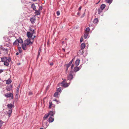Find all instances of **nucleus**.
<instances>
[{
  "label": "nucleus",
  "instance_id": "obj_1",
  "mask_svg": "<svg viewBox=\"0 0 129 129\" xmlns=\"http://www.w3.org/2000/svg\"><path fill=\"white\" fill-rule=\"evenodd\" d=\"M1 61L4 62V65L6 66L9 65V62H10L11 61V58L9 57L8 58L6 57H4L1 58Z\"/></svg>",
  "mask_w": 129,
  "mask_h": 129
},
{
  "label": "nucleus",
  "instance_id": "obj_2",
  "mask_svg": "<svg viewBox=\"0 0 129 129\" xmlns=\"http://www.w3.org/2000/svg\"><path fill=\"white\" fill-rule=\"evenodd\" d=\"M75 76V75L74 74V71L71 70L70 71L69 74L68 76L67 79L71 81L73 78V76L74 77Z\"/></svg>",
  "mask_w": 129,
  "mask_h": 129
},
{
  "label": "nucleus",
  "instance_id": "obj_3",
  "mask_svg": "<svg viewBox=\"0 0 129 129\" xmlns=\"http://www.w3.org/2000/svg\"><path fill=\"white\" fill-rule=\"evenodd\" d=\"M33 42H31L30 40L29 39H28L24 41V44L27 45H28L29 44H32Z\"/></svg>",
  "mask_w": 129,
  "mask_h": 129
},
{
  "label": "nucleus",
  "instance_id": "obj_4",
  "mask_svg": "<svg viewBox=\"0 0 129 129\" xmlns=\"http://www.w3.org/2000/svg\"><path fill=\"white\" fill-rule=\"evenodd\" d=\"M4 96L7 98H10L11 97L12 99L13 98V93H7L4 94Z\"/></svg>",
  "mask_w": 129,
  "mask_h": 129
},
{
  "label": "nucleus",
  "instance_id": "obj_5",
  "mask_svg": "<svg viewBox=\"0 0 129 129\" xmlns=\"http://www.w3.org/2000/svg\"><path fill=\"white\" fill-rule=\"evenodd\" d=\"M12 109H10L8 110L5 112V113L6 114H8V116L9 117L11 116V114L12 112Z\"/></svg>",
  "mask_w": 129,
  "mask_h": 129
},
{
  "label": "nucleus",
  "instance_id": "obj_6",
  "mask_svg": "<svg viewBox=\"0 0 129 129\" xmlns=\"http://www.w3.org/2000/svg\"><path fill=\"white\" fill-rule=\"evenodd\" d=\"M49 124H48V121L47 120L46 121L45 119H44L43 121V125L44 127L46 128L48 126Z\"/></svg>",
  "mask_w": 129,
  "mask_h": 129
},
{
  "label": "nucleus",
  "instance_id": "obj_7",
  "mask_svg": "<svg viewBox=\"0 0 129 129\" xmlns=\"http://www.w3.org/2000/svg\"><path fill=\"white\" fill-rule=\"evenodd\" d=\"M71 62L72 61H70L68 63L66 64L65 65V66H66V74H67V73L68 68L72 64L71 63Z\"/></svg>",
  "mask_w": 129,
  "mask_h": 129
},
{
  "label": "nucleus",
  "instance_id": "obj_8",
  "mask_svg": "<svg viewBox=\"0 0 129 129\" xmlns=\"http://www.w3.org/2000/svg\"><path fill=\"white\" fill-rule=\"evenodd\" d=\"M81 67L82 66L81 65L79 67L76 66L75 67L74 69V71H74V72L75 73L76 72L79 71L81 69Z\"/></svg>",
  "mask_w": 129,
  "mask_h": 129
},
{
  "label": "nucleus",
  "instance_id": "obj_9",
  "mask_svg": "<svg viewBox=\"0 0 129 129\" xmlns=\"http://www.w3.org/2000/svg\"><path fill=\"white\" fill-rule=\"evenodd\" d=\"M55 113V112L54 111H50L48 113L49 117H52V116H53L54 115Z\"/></svg>",
  "mask_w": 129,
  "mask_h": 129
},
{
  "label": "nucleus",
  "instance_id": "obj_10",
  "mask_svg": "<svg viewBox=\"0 0 129 129\" xmlns=\"http://www.w3.org/2000/svg\"><path fill=\"white\" fill-rule=\"evenodd\" d=\"M30 20L31 23L32 24H33L35 23L36 19L35 17H32L30 18Z\"/></svg>",
  "mask_w": 129,
  "mask_h": 129
},
{
  "label": "nucleus",
  "instance_id": "obj_11",
  "mask_svg": "<svg viewBox=\"0 0 129 129\" xmlns=\"http://www.w3.org/2000/svg\"><path fill=\"white\" fill-rule=\"evenodd\" d=\"M49 108H51V107H53L54 108L55 107V105L52 104V102L50 101L49 102Z\"/></svg>",
  "mask_w": 129,
  "mask_h": 129
},
{
  "label": "nucleus",
  "instance_id": "obj_12",
  "mask_svg": "<svg viewBox=\"0 0 129 129\" xmlns=\"http://www.w3.org/2000/svg\"><path fill=\"white\" fill-rule=\"evenodd\" d=\"M12 85H10L8 86H7L6 88V90L8 91L11 90L12 89Z\"/></svg>",
  "mask_w": 129,
  "mask_h": 129
},
{
  "label": "nucleus",
  "instance_id": "obj_13",
  "mask_svg": "<svg viewBox=\"0 0 129 129\" xmlns=\"http://www.w3.org/2000/svg\"><path fill=\"white\" fill-rule=\"evenodd\" d=\"M33 34L29 32H27V36L28 38H32L33 36Z\"/></svg>",
  "mask_w": 129,
  "mask_h": 129
},
{
  "label": "nucleus",
  "instance_id": "obj_14",
  "mask_svg": "<svg viewBox=\"0 0 129 129\" xmlns=\"http://www.w3.org/2000/svg\"><path fill=\"white\" fill-rule=\"evenodd\" d=\"M80 59L79 58H77L75 62V65L76 66H78L80 62Z\"/></svg>",
  "mask_w": 129,
  "mask_h": 129
},
{
  "label": "nucleus",
  "instance_id": "obj_15",
  "mask_svg": "<svg viewBox=\"0 0 129 129\" xmlns=\"http://www.w3.org/2000/svg\"><path fill=\"white\" fill-rule=\"evenodd\" d=\"M70 84V83H65V84H63L61 85V86L64 87V88L67 87H68Z\"/></svg>",
  "mask_w": 129,
  "mask_h": 129
},
{
  "label": "nucleus",
  "instance_id": "obj_16",
  "mask_svg": "<svg viewBox=\"0 0 129 129\" xmlns=\"http://www.w3.org/2000/svg\"><path fill=\"white\" fill-rule=\"evenodd\" d=\"M17 41L18 43H22L23 41L22 39L20 38L19 37L16 40V41Z\"/></svg>",
  "mask_w": 129,
  "mask_h": 129
},
{
  "label": "nucleus",
  "instance_id": "obj_17",
  "mask_svg": "<svg viewBox=\"0 0 129 129\" xmlns=\"http://www.w3.org/2000/svg\"><path fill=\"white\" fill-rule=\"evenodd\" d=\"M54 120V117H49V123H51L53 122Z\"/></svg>",
  "mask_w": 129,
  "mask_h": 129
},
{
  "label": "nucleus",
  "instance_id": "obj_18",
  "mask_svg": "<svg viewBox=\"0 0 129 129\" xmlns=\"http://www.w3.org/2000/svg\"><path fill=\"white\" fill-rule=\"evenodd\" d=\"M85 47V45L84 43H82L80 46L81 49H83Z\"/></svg>",
  "mask_w": 129,
  "mask_h": 129
},
{
  "label": "nucleus",
  "instance_id": "obj_19",
  "mask_svg": "<svg viewBox=\"0 0 129 129\" xmlns=\"http://www.w3.org/2000/svg\"><path fill=\"white\" fill-rule=\"evenodd\" d=\"M66 80L65 79H64L60 83H59L58 84L57 86L59 87V86L60 85H61L63 84H65V82L66 81Z\"/></svg>",
  "mask_w": 129,
  "mask_h": 129
},
{
  "label": "nucleus",
  "instance_id": "obj_20",
  "mask_svg": "<svg viewBox=\"0 0 129 129\" xmlns=\"http://www.w3.org/2000/svg\"><path fill=\"white\" fill-rule=\"evenodd\" d=\"M106 5L104 4H102L100 6V8L101 9L103 10L105 8Z\"/></svg>",
  "mask_w": 129,
  "mask_h": 129
},
{
  "label": "nucleus",
  "instance_id": "obj_21",
  "mask_svg": "<svg viewBox=\"0 0 129 129\" xmlns=\"http://www.w3.org/2000/svg\"><path fill=\"white\" fill-rule=\"evenodd\" d=\"M8 108L10 109H12V108L13 105L12 104H8L7 105Z\"/></svg>",
  "mask_w": 129,
  "mask_h": 129
},
{
  "label": "nucleus",
  "instance_id": "obj_22",
  "mask_svg": "<svg viewBox=\"0 0 129 129\" xmlns=\"http://www.w3.org/2000/svg\"><path fill=\"white\" fill-rule=\"evenodd\" d=\"M78 53L80 55H82L83 54L84 52H83V49H80L78 52Z\"/></svg>",
  "mask_w": 129,
  "mask_h": 129
},
{
  "label": "nucleus",
  "instance_id": "obj_23",
  "mask_svg": "<svg viewBox=\"0 0 129 129\" xmlns=\"http://www.w3.org/2000/svg\"><path fill=\"white\" fill-rule=\"evenodd\" d=\"M2 50L4 52L5 54H8L9 50L8 49L4 48Z\"/></svg>",
  "mask_w": 129,
  "mask_h": 129
},
{
  "label": "nucleus",
  "instance_id": "obj_24",
  "mask_svg": "<svg viewBox=\"0 0 129 129\" xmlns=\"http://www.w3.org/2000/svg\"><path fill=\"white\" fill-rule=\"evenodd\" d=\"M103 11V10L99 8L98 10V14L99 15Z\"/></svg>",
  "mask_w": 129,
  "mask_h": 129
},
{
  "label": "nucleus",
  "instance_id": "obj_25",
  "mask_svg": "<svg viewBox=\"0 0 129 129\" xmlns=\"http://www.w3.org/2000/svg\"><path fill=\"white\" fill-rule=\"evenodd\" d=\"M41 52V48H40L39 49L38 54L37 57V59H38V58H39V57L40 54Z\"/></svg>",
  "mask_w": 129,
  "mask_h": 129
},
{
  "label": "nucleus",
  "instance_id": "obj_26",
  "mask_svg": "<svg viewBox=\"0 0 129 129\" xmlns=\"http://www.w3.org/2000/svg\"><path fill=\"white\" fill-rule=\"evenodd\" d=\"M26 44H22L21 46H22V49L24 50H25L26 49Z\"/></svg>",
  "mask_w": 129,
  "mask_h": 129
},
{
  "label": "nucleus",
  "instance_id": "obj_27",
  "mask_svg": "<svg viewBox=\"0 0 129 129\" xmlns=\"http://www.w3.org/2000/svg\"><path fill=\"white\" fill-rule=\"evenodd\" d=\"M12 81L10 79L6 80V83L7 84H9L11 83Z\"/></svg>",
  "mask_w": 129,
  "mask_h": 129
},
{
  "label": "nucleus",
  "instance_id": "obj_28",
  "mask_svg": "<svg viewBox=\"0 0 129 129\" xmlns=\"http://www.w3.org/2000/svg\"><path fill=\"white\" fill-rule=\"evenodd\" d=\"M31 7L33 9V10H35L36 9V7L34 4L31 5Z\"/></svg>",
  "mask_w": 129,
  "mask_h": 129
},
{
  "label": "nucleus",
  "instance_id": "obj_29",
  "mask_svg": "<svg viewBox=\"0 0 129 129\" xmlns=\"http://www.w3.org/2000/svg\"><path fill=\"white\" fill-rule=\"evenodd\" d=\"M35 10V14L37 15H40V11L39 10Z\"/></svg>",
  "mask_w": 129,
  "mask_h": 129
},
{
  "label": "nucleus",
  "instance_id": "obj_30",
  "mask_svg": "<svg viewBox=\"0 0 129 129\" xmlns=\"http://www.w3.org/2000/svg\"><path fill=\"white\" fill-rule=\"evenodd\" d=\"M88 35V33H85L83 36L84 38L85 39L86 38Z\"/></svg>",
  "mask_w": 129,
  "mask_h": 129
},
{
  "label": "nucleus",
  "instance_id": "obj_31",
  "mask_svg": "<svg viewBox=\"0 0 129 129\" xmlns=\"http://www.w3.org/2000/svg\"><path fill=\"white\" fill-rule=\"evenodd\" d=\"M18 46L19 52L20 53H21L22 52V50L21 47L19 46V44L18 45Z\"/></svg>",
  "mask_w": 129,
  "mask_h": 129
},
{
  "label": "nucleus",
  "instance_id": "obj_32",
  "mask_svg": "<svg viewBox=\"0 0 129 129\" xmlns=\"http://www.w3.org/2000/svg\"><path fill=\"white\" fill-rule=\"evenodd\" d=\"M49 116V115L48 113H47L44 116V117L43 118L44 119H47Z\"/></svg>",
  "mask_w": 129,
  "mask_h": 129
},
{
  "label": "nucleus",
  "instance_id": "obj_33",
  "mask_svg": "<svg viewBox=\"0 0 129 129\" xmlns=\"http://www.w3.org/2000/svg\"><path fill=\"white\" fill-rule=\"evenodd\" d=\"M58 92H56L54 94V96L56 98H57L58 97Z\"/></svg>",
  "mask_w": 129,
  "mask_h": 129
},
{
  "label": "nucleus",
  "instance_id": "obj_34",
  "mask_svg": "<svg viewBox=\"0 0 129 129\" xmlns=\"http://www.w3.org/2000/svg\"><path fill=\"white\" fill-rule=\"evenodd\" d=\"M98 21V18H96L94 19L93 21V23H97Z\"/></svg>",
  "mask_w": 129,
  "mask_h": 129
},
{
  "label": "nucleus",
  "instance_id": "obj_35",
  "mask_svg": "<svg viewBox=\"0 0 129 129\" xmlns=\"http://www.w3.org/2000/svg\"><path fill=\"white\" fill-rule=\"evenodd\" d=\"M17 44H19L18 43V42L17 41H16V40L15 41V42H14L13 44V45L14 46H16V45Z\"/></svg>",
  "mask_w": 129,
  "mask_h": 129
},
{
  "label": "nucleus",
  "instance_id": "obj_36",
  "mask_svg": "<svg viewBox=\"0 0 129 129\" xmlns=\"http://www.w3.org/2000/svg\"><path fill=\"white\" fill-rule=\"evenodd\" d=\"M61 88L60 87H59L57 89V92H61Z\"/></svg>",
  "mask_w": 129,
  "mask_h": 129
},
{
  "label": "nucleus",
  "instance_id": "obj_37",
  "mask_svg": "<svg viewBox=\"0 0 129 129\" xmlns=\"http://www.w3.org/2000/svg\"><path fill=\"white\" fill-rule=\"evenodd\" d=\"M106 1L107 3L110 4L112 2V0H106Z\"/></svg>",
  "mask_w": 129,
  "mask_h": 129
},
{
  "label": "nucleus",
  "instance_id": "obj_38",
  "mask_svg": "<svg viewBox=\"0 0 129 129\" xmlns=\"http://www.w3.org/2000/svg\"><path fill=\"white\" fill-rule=\"evenodd\" d=\"M90 30L89 28V27H87L85 29L86 33H88Z\"/></svg>",
  "mask_w": 129,
  "mask_h": 129
},
{
  "label": "nucleus",
  "instance_id": "obj_39",
  "mask_svg": "<svg viewBox=\"0 0 129 129\" xmlns=\"http://www.w3.org/2000/svg\"><path fill=\"white\" fill-rule=\"evenodd\" d=\"M3 123V122L1 120H0V128H1L2 126Z\"/></svg>",
  "mask_w": 129,
  "mask_h": 129
},
{
  "label": "nucleus",
  "instance_id": "obj_40",
  "mask_svg": "<svg viewBox=\"0 0 129 129\" xmlns=\"http://www.w3.org/2000/svg\"><path fill=\"white\" fill-rule=\"evenodd\" d=\"M85 15V13L84 12L83 14L81 16V18H82Z\"/></svg>",
  "mask_w": 129,
  "mask_h": 129
},
{
  "label": "nucleus",
  "instance_id": "obj_41",
  "mask_svg": "<svg viewBox=\"0 0 129 129\" xmlns=\"http://www.w3.org/2000/svg\"><path fill=\"white\" fill-rule=\"evenodd\" d=\"M20 85L19 84L18 86L17 87L16 89V90L19 91V89L20 87Z\"/></svg>",
  "mask_w": 129,
  "mask_h": 129
},
{
  "label": "nucleus",
  "instance_id": "obj_42",
  "mask_svg": "<svg viewBox=\"0 0 129 129\" xmlns=\"http://www.w3.org/2000/svg\"><path fill=\"white\" fill-rule=\"evenodd\" d=\"M43 9V8L42 6H40L39 7V8L38 9V10H40V11L41 10H42Z\"/></svg>",
  "mask_w": 129,
  "mask_h": 129
},
{
  "label": "nucleus",
  "instance_id": "obj_43",
  "mask_svg": "<svg viewBox=\"0 0 129 129\" xmlns=\"http://www.w3.org/2000/svg\"><path fill=\"white\" fill-rule=\"evenodd\" d=\"M56 14L57 16H59L60 14L59 11H57L56 12Z\"/></svg>",
  "mask_w": 129,
  "mask_h": 129
},
{
  "label": "nucleus",
  "instance_id": "obj_44",
  "mask_svg": "<svg viewBox=\"0 0 129 129\" xmlns=\"http://www.w3.org/2000/svg\"><path fill=\"white\" fill-rule=\"evenodd\" d=\"M83 39L82 38V37L80 39V43H81L83 41Z\"/></svg>",
  "mask_w": 129,
  "mask_h": 129
},
{
  "label": "nucleus",
  "instance_id": "obj_45",
  "mask_svg": "<svg viewBox=\"0 0 129 129\" xmlns=\"http://www.w3.org/2000/svg\"><path fill=\"white\" fill-rule=\"evenodd\" d=\"M53 101L56 102L57 103H60L59 101L57 100L56 99H55Z\"/></svg>",
  "mask_w": 129,
  "mask_h": 129
},
{
  "label": "nucleus",
  "instance_id": "obj_46",
  "mask_svg": "<svg viewBox=\"0 0 129 129\" xmlns=\"http://www.w3.org/2000/svg\"><path fill=\"white\" fill-rule=\"evenodd\" d=\"M4 48V47H3V46L2 45L0 46V49L1 50H2Z\"/></svg>",
  "mask_w": 129,
  "mask_h": 129
},
{
  "label": "nucleus",
  "instance_id": "obj_47",
  "mask_svg": "<svg viewBox=\"0 0 129 129\" xmlns=\"http://www.w3.org/2000/svg\"><path fill=\"white\" fill-rule=\"evenodd\" d=\"M71 64L72 65H71V69H72L73 68L74 66V65L73 64Z\"/></svg>",
  "mask_w": 129,
  "mask_h": 129
},
{
  "label": "nucleus",
  "instance_id": "obj_48",
  "mask_svg": "<svg viewBox=\"0 0 129 129\" xmlns=\"http://www.w3.org/2000/svg\"><path fill=\"white\" fill-rule=\"evenodd\" d=\"M15 94L16 95H18L19 94V91L16 90V92H15Z\"/></svg>",
  "mask_w": 129,
  "mask_h": 129
},
{
  "label": "nucleus",
  "instance_id": "obj_49",
  "mask_svg": "<svg viewBox=\"0 0 129 129\" xmlns=\"http://www.w3.org/2000/svg\"><path fill=\"white\" fill-rule=\"evenodd\" d=\"M15 98L16 99H17L18 98V95L16 94L15 96Z\"/></svg>",
  "mask_w": 129,
  "mask_h": 129
},
{
  "label": "nucleus",
  "instance_id": "obj_50",
  "mask_svg": "<svg viewBox=\"0 0 129 129\" xmlns=\"http://www.w3.org/2000/svg\"><path fill=\"white\" fill-rule=\"evenodd\" d=\"M4 71L3 70L0 69V73H2Z\"/></svg>",
  "mask_w": 129,
  "mask_h": 129
},
{
  "label": "nucleus",
  "instance_id": "obj_51",
  "mask_svg": "<svg viewBox=\"0 0 129 129\" xmlns=\"http://www.w3.org/2000/svg\"><path fill=\"white\" fill-rule=\"evenodd\" d=\"M74 59H75V58H73L72 59V60L71 61H72V62H71V64H72V62H73V60H74Z\"/></svg>",
  "mask_w": 129,
  "mask_h": 129
},
{
  "label": "nucleus",
  "instance_id": "obj_52",
  "mask_svg": "<svg viewBox=\"0 0 129 129\" xmlns=\"http://www.w3.org/2000/svg\"><path fill=\"white\" fill-rule=\"evenodd\" d=\"M32 34H34L35 33V30L34 29H33V30L32 31Z\"/></svg>",
  "mask_w": 129,
  "mask_h": 129
},
{
  "label": "nucleus",
  "instance_id": "obj_53",
  "mask_svg": "<svg viewBox=\"0 0 129 129\" xmlns=\"http://www.w3.org/2000/svg\"><path fill=\"white\" fill-rule=\"evenodd\" d=\"M53 62H51V63H50V65L51 66H52V65H53Z\"/></svg>",
  "mask_w": 129,
  "mask_h": 129
},
{
  "label": "nucleus",
  "instance_id": "obj_54",
  "mask_svg": "<svg viewBox=\"0 0 129 129\" xmlns=\"http://www.w3.org/2000/svg\"><path fill=\"white\" fill-rule=\"evenodd\" d=\"M77 15H78L79 16L80 15V13L79 12H78L77 13Z\"/></svg>",
  "mask_w": 129,
  "mask_h": 129
},
{
  "label": "nucleus",
  "instance_id": "obj_55",
  "mask_svg": "<svg viewBox=\"0 0 129 129\" xmlns=\"http://www.w3.org/2000/svg\"><path fill=\"white\" fill-rule=\"evenodd\" d=\"M81 7H80L79 8L78 10H81Z\"/></svg>",
  "mask_w": 129,
  "mask_h": 129
},
{
  "label": "nucleus",
  "instance_id": "obj_56",
  "mask_svg": "<svg viewBox=\"0 0 129 129\" xmlns=\"http://www.w3.org/2000/svg\"><path fill=\"white\" fill-rule=\"evenodd\" d=\"M19 54V53L18 52H17L16 53V54L17 55H18Z\"/></svg>",
  "mask_w": 129,
  "mask_h": 129
},
{
  "label": "nucleus",
  "instance_id": "obj_57",
  "mask_svg": "<svg viewBox=\"0 0 129 129\" xmlns=\"http://www.w3.org/2000/svg\"><path fill=\"white\" fill-rule=\"evenodd\" d=\"M9 44H6V46L7 47H9Z\"/></svg>",
  "mask_w": 129,
  "mask_h": 129
},
{
  "label": "nucleus",
  "instance_id": "obj_58",
  "mask_svg": "<svg viewBox=\"0 0 129 129\" xmlns=\"http://www.w3.org/2000/svg\"><path fill=\"white\" fill-rule=\"evenodd\" d=\"M100 1H99L98 2V3H96V4H98V3H99L100 2Z\"/></svg>",
  "mask_w": 129,
  "mask_h": 129
},
{
  "label": "nucleus",
  "instance_id": "obj_59",
  "mask_svg": "<svg viewBox=\"0 0 129 129\" xmlns=\"http://www.w3.org/2000/svg\"><path fill=\"white\" fill-rule=\"evenodd\" d=\"M62 50H63L64 51V52H65V49H64V48H63V49H62Z\"/></svg>",
  "mask_w": 129,
  "mask_h": 129
},
{
  "label": "nucleus",
  "instance_id": "obj_60",
  "mask_svg": "<svg viewBox=\"0 0 129 129\" xmlns=\"http://www.w3.org/2000/svg\"><path fill=\"white\" fill-rule=\"evenodd\" d=\"M29 94H32V93L31 92H30Z\"/></svg>",
  "mask_w": 129,
  "mask_h": 129
},
{
  "label": "nucleus",
  "instance_id": "obj_61",
  "mask_svg": "<svg viewBox=\"0 0 129 129\" xmlns=\"http://www.w3.org/2000/svg\"><path fill=\"white\" fill-rule=\"evenodd\" d=\"M31 1H33L34 2L35 1H36L37 0H31Z\"/></svg>",
  "mask_w": 129,
  "mask_h": 129
},
{
  "label": "nucleus",
  "instance_id": "obj_62",
  "mask_svg": "<svg viewBox=\"0 0 129 129\" xmlns=\"http://www.w3.org/2000/svg\"><path fill=\"white\" fill-rule=\"evenodd\" d=\"M30 31H32V30H32V29H30Z\"/></svg>",
  "mask_w": 129,
  "mask_h": 129
},
{
  "label": "nucleus",
  "instance_id": "obj_63",
  "mask_svg": "<svg viewBox=\"0 0 129 129\" xmlns=\"http://www.w3.org/2000/svg\"><path fill=\"white\" fill-rule=\"evenodd\" d=\"M40 129H44V128L42 127H41V128H40Z\"/></svg>",
  "mask_w": 129,
  "mask_h": 129
},
{
  "label": "nucleus",
  "instance_id": "obj_64",
  "mask_svg": "<svg viewBox=\"0 0 129 129\" xmlns=\"http://www.w3.org/2000/svg\"><path fill=\"white\" fill-rule=\"evenodd\" d=\"M36 37V36H34V38H35V37Z\"/></svg>",
  "mask_w": 129,
  "mask_h": 129
}]
</instances>
